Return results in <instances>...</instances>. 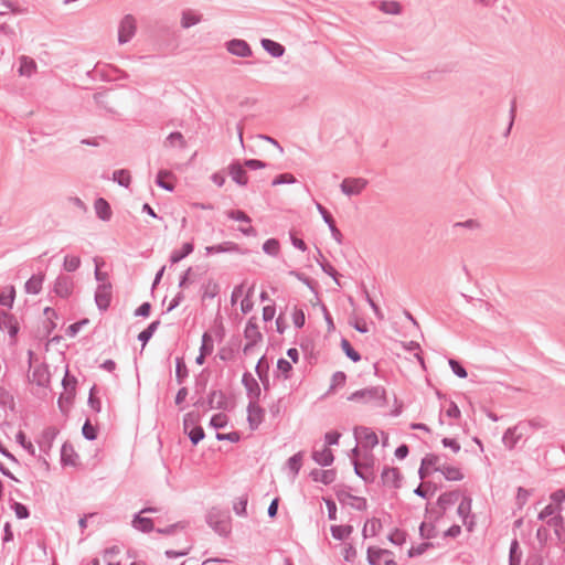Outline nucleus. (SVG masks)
Segmentation results:
<instances>
[{
	"label": "nucleus",
	"mask_w": 565,
	"mask_h": 565,
	"mask_svg": "<svg viewBox=\"0 0 565 565\" xmlns=\"http://www.w3.org/2000/svg\"><path fill=\"white\" fill-rule=\"evenodd\" d=\"M36 68L35 62L28 57V56H21L20 57V66H19V74L21 76H31L33 72Z\"/></svg>",
	"instance_id": "nucleus-37"
},
{
	"label": "nucleus",
	"mask_w": 565,
	"mask_h": 565,
	"mask_svg": "<svg viewBox=\"0 0 565 565\" xmlns=\"http://www.w3.org/2000/svg\"><path fill=\"white\" fill-rule=\"evenodd\" d=\"M335 495L341 504H349L354 510L364 511L367 508V502L365 498L353 495L343 489L337 490Z\"/></svg>",
	"instance_id": "nucleus-7"
},
{
	"label": "nucleus",
	"mask_w": 565,
	"mask_h": 565,
	"mask_svg": "<svg viewBox=\"0 0 565 565\" xmlns=\"http://www.w3.org/2000/svg\"><path fill=\"white\" fill-rule=\"evenodd\" d=\"M550 499H551V502L555 507H561V504L565 502V490L564 489H558V490L554 491L550 495Z\"/></svg>",
	"instance_id": "nucleus-64"
},
{
	"label": "nucleus",
	"mask_w": 565,
	"mask_h": 565,
	"mask_svg": "<svg viewBox=\"0 0 565 565\" xmlns=\"http://www.w3.org/2000/svg\"><path fill=\"white\" fill-rule=\"evenodd\" d=\"M136 20L131 14L122 18L118 29V42L125 44L129 42L136 33Z\"/></svg>",
	"instance_id": "nucleus-6"
},
{
	"label": "nucleus",
	"mask_w": 565,
	"mask_h": 565,
	"mask_svg": "<svg viewBox=\"0 0 565 565\" xmlns=\"http://www.w3.org/2000/svg\"><path fill=\"white\" fill-rule=\"evenodd\" d=\"M220 292V286L214 280H209L206 284L203 285V295L202 299H213L215 298Z\"/></svg>",
	"instance_id": "nucleus-45"
},
{
	"label": "nucleus",
	"mask_w": 565,
	"mask_h": 565,
	"mask_svg": "<svg viewBox=\"0 0 565 565\" xmlns=\"http://www.w3.org/2000/svg\"><path fill=\"white\" fill-rule=\"evenodd\" d=\"M74 281L70 276L60 275L55 279L53 291L61 298H68L73 291Z\"/></svg>",
	"instance_id": "nucleus-12"
},
{
	"label": "nucleus",
	"mask_w": 565,
	"mask_h": 565,
	"mask_svg": "<svg viewBox=\"0 0 565 565\" xmlns=\"http://www.w3.org/2000/svg\"><path fill=\"white\" fill-rule=\"evenodd\" d=\"M193 249H194L193 243H190V242L184 243L180 250H173L171 253L170 263L177 264V263L181 262L183 258L189 256L193 252Z\"/></svg>",
	"instance_id": "nucleus-35"
},
{
	"label": "nucleus",
	"mask_w": 565,
	"mask_h": 565,
	"mask_svg": "<svg viewBox=\"0 0 565 565\" xmlns=\"http://www.w3.org/2000/svg\"><path fill=\"white\" fill-rule=\"evenodd\" d=\"M367 183V180L363 178H345L340 184V189L348 196L358 195L366 188Z\"/></svg>",
	"instance_id": "nucleus-8"
},
{
	"label": "nucleus",
	"mask_w": 565,
	"mask_h": 565,
	"mask_svg": "<svg viewBox=\"0 0 565 565\" xmlns=\"http://www.w3.org/2000/svg\"><path fill=\"white\" fill-rule=\"evenodd\" d=\"M547 525L554 529V534L558 541H565V520L561 513L550 518Z\"/></svg>",
	"instance_id": "nucleus-20"
},
{
	"label": "nucleus",
	"mask_w": 565,
	"mask_h": 565,
	"mask_svg": "<svg viewBox=\"0 0 565 565\" xmlns=\"http://www.w3.org/2000/svg\"><path fill=\"white\" fill-rule=\"evenodd\" d=\"M185 434L193 445H198L205 436L204 429L200 425L191 427Z\"/></svg>",
	"instance_id": "nucleus-51"
},
{
	"label": "nucleus",
	"mask_w": 565,
	"mask_h": 565,
	"mask_svg": "<svg viewBox=\"0 0 565 565\" xmlns=\"http://www.w3.org/2000/svg\"><path fill=\"white\" fill-rule=\"evenodd\" d=\"M226 216L231 220L250 223L252 218L242 210H231L226 212Z\"/></svg>",
	"instance_id": "nucleus-59"
},
{
	"label": "nucleus",
	"mask_w": 565,
	"mask_h": 565,
	"mask_svg": "<svg viewBox=\"0 0 565 565\" xmlns=\"http://www.w3.org/2000/svg\"><path fill=\"white\" fill-rule=\"evenodd\" d=\"M228 173L236 184L246 185L248 183L247 173L239 161H233L228 166Z\"/></svg>",
	"instance_id": "nucleus-18"
},
{
	"label": "nucleus",
	"mask_w": 565,
	"mask_h": 565,
	"mask_svg": "<svg viewBox=\"0 0 565 565\" xmlns=\"http://www.w3.org/2000/svg\"><path fill=\"white\" fill-rule=\"evenodd\" d=\"M188 522L186 521H179V522H175L173 524H170L166 527H157L156 531L159 533V534H163V535H172L174 534L178 530H184L186 526H188Z\"/></svg>",
	"instance_id": "nucleus-48"
},
{
	"label": "nucleus",
	"mask_w": 565,
	"mask_h": 565,
	"mask_svg": "<svg viewBox=\"0 0 565 565\" xmlns=\"http://www.w3.org/2000/svg\"><path fill=\"white\" fill-rule=\"evenodd\" d=\"M189 375L188 366L183 358L175 359V380L178 384H182Z\"/></svg>",
	"instance_id": "nucleus-41"
},
{
	"label": "nucleus",
	"mask_w": 565,
	"mask_h": 565,
	"mask_svg": "<svg viewBox=\"0 0 565 565\" xmlns=\"http://www.w3.org/2000/svg\"><path fill=\"white\" fill-rule=\"evenodd\" d=\"M247 502H248V495L243 494L236 499L233 505L234 512L239 516H246L247 515Z\"/></svg>",
	"instance_id": "nucleus-49"
},
{
	"label": "nucleus",
	"mask_w": 565,
	"mask_h": 565,
	"mask_svg": "<svg viewBox=\"0 0 565 565\" xmlns=\"http://www.w3.org/2000/svg\"><path fill=\"white\" fill-rule=\"evenodd\" d=\"M30 379L38 386L47 387L50 384V379H51V374H50L47 364L41 363V364L36 365L33 369V371L30 375Z\"/></svg>",
	"instance_id": "nucleus-13"
},
{
	"label": "nucleus",
	"mask_w": 565,
	"mask_h": 565,
	"mask_svg": "<svg viewBox=\"0 0 565 565\" xmlns=\"http://www.w3.org/2000/svg\"><path fill=\"white\" fill-rule=\"evenodd\" d=\"M335 470L329 469V470H320V469H313L310 472V477L316 482H321L323 484H330L335 480Z\"/></svg>",
	"instance_id": "nucleus-22"
},
{
	"label": "nucleus",
	"mask_w": 565,
	"mask_h": 565,
	"mask_svg": "<svg viewBox=\"0 0 565 565\" xmlns=\"http://www.w3.org/2000/svg\"><path fill=\"white\" fill-rule=\"evenodd\" d=\"M81 266V258L77 256H65L63 267L66 271L73 273Z\"/></svg>",
	"instance_id": "nucleus-56"
},
{
	"label": "nucleus",
	"mask_w": 565,
	"mask_h": 565,
	"mask_svg": "<svg viewBox=\"0 0 565 565\" xmlns=\"http://www.w3.org/2000/svg\"><path fill=\"white\" fill-rule=\"evenodd\" d=\"M301 461H302V452L301 451L291 456L287 461L288 468L294 472L295 476L299 473V470L301 468Z\"/></svg>",
	"instance_id": "nucleus-54"
},
{
	"label": "nucleus",
	"mask_w": 565,
	"mask_h": 565,
	"mask_svg": "<svg viewBox=\"0 0 565 565\" xmlns=\"http://www.w3.org/2000/svg\"><path fill=\"white\" fill-rule=\"evenodd\" d=\"M279 242L276 238H269L263 244V250L269 256H277L279 253Z\"/></svg>",
	"instance_id": "nucleus-53"
},
{
	"label": "nucleus",
	"mask_w": 565,
	"mask_h": 565,
	"mask_svg": "<svg viewBox=\"0 0 565 565\" xmlns=\"http://www.w3.org/2000/svg\"><path fill=\"white\" fill-rule=\"evenodd\" d=\"M188 146L184 136L179 131H173L168 135L163 141L164 148H180L185 149Z\"/></svg>",
	"instance_id": "nucleus-25"
},
{
	"label": "nucleus",
	"mask_w": 565,
	"mask_h": 565,
	"mask_svg": "<svg viewBox=\"0 0 565 565\" xmlns=\"http://www.w3.org/2000/svg\"><path fill=\"white\" fill-rule=\"evenodd\" d=\"M143 513H141L140 511L138 513H136L132 518V521H131V526L137 530V531H140L142 533H150L152 532L154 529V519L153 518H148V516H143L142 515Z\"/></svg>",
	"instance_id": "nucleus-16"
},
{
	"label": "nucleus",
	"mask_w": 565,
	"mask_h": 565,
	"mask_svg": "<svg viewBox=\"0 0 565 565\" xmlns=\"http://www.w3.org/2000/svg\"><path fill=\"white\" fill-rule=\"evenodd\" d=\"M459 499L458 491H449L439 495L437 504L441 510H447L450 505L455 504Z\"/></svg>",
	"instance_id": "nucleus-32"
},
{
	"label": "nucleus",
	"mask_w": 565,
	"mask_h": 565,
	"mask_svg": "<svg viewBox=\"0 0 565 565\" xmlns=\"http://www.w3.org/2000/svg\"><path fill=\"white\" fill-rule=\"evenodd\" d=\"M449 366L451 367V371L460 379H466L468 373L466 369L462 366L460 362L457 360L450 359L449 360Z\"/></svg>",
	"instance_id": "nucleus-63"
},
{
	"label": "nucleus",
	"mask_w": 565,
	"mask_h": 565,
	"mask_svg": "<svg viewBox=\"0 0 565 565\" xmlns=\"http://www.w3.org/2000/svg\"><path fill=\"white\" fill-rule=\"evenodd\" d=\"M231 404L222 390H212L206 397V409L230 411Z\"/></svg>",
	"instance_id": "nucleus-4"
},
{
	"label": "nucleus",
	"mask_w": 565,
	"mask_h": 565,
	"mask_svg": "<svg viewBox=\"0 0 565 565\" xmlns=\"http://www.w3.org/2000/svg\"><path fill=\"white\" fill-rule=\"evenodd\" d=\"M94 207L96 211L97 216L102 221H109L111 217V209L109 203L104 198H98L95 203Z\"/></svg>",
	"instance_id": "nucleus-29"
},
{
	"label": "nucleus",
	"mask_w": 565,
	"mask_h": 565,
	"mask_svg": "<svg viewBox=\"0 0 565 565\" xmlns=\"http://www.w3.org/2000/svg\"><path fill=\"white\" fill-rule=\"evenodd\" d=\"M160 326V320L152 321L145 330H142L138 334V340L142 343V348L148 343V341L152 338L153 333Z\"/></svg>",
	"instance_id": "nucleus-39"
},
{
	"label": "nucleus",
	"mask_w": 565,
	"mask_h": 565,
	"mask_svg": "<svg viewBox=\"0 0 565 565\" xmlns=\"http://www.w3.org/2000/svg\"><path fill=\"white\" fill-rule=\"evenodd\" d=\"M244 337L247 341H252L258 343L263 339V334L260 333L258 326L256 323V318L252 317L248 319L245 330Z\"/></svg>",
	"instance_id": "nucleus-21"
},
{
	"label": "nucleus",
	"mask_w": 565,
	"mask_h": 565,
	"mask_svg": "<svg viewBox=\"0 0 565 565\" xmlns=\"http://www.w3.org/2000/svg\"><path fill=\"white\" fill-rule=\"evenodd\" d=\"M407 534L406 532L395 529L390 535L388 541L395 545H403L406 542Z\"/></svg>",
	"instance_id": "nucleus-57"
},
{
	"label": "nucleus",
	"mask_w": 565,
	"mask_h": 565,
	"mask_svg": "<svg viewBox=\"0 0 565 565\" xmlns=\"http://www.w3.org/2000/svg\"><path fill=\"white\" fill-rule=\"evenodd\" d=\"M17 443H19L30 455H35V448L31 441H26L25 434L19 430L15 436Z\"/></svg>",
	"instance_id": "nucleus-61"
},
{
	"label": "nucleus",
	"mask_w": 565,
	"mask_h": 565,
	"mask_svg": "<svg viewBox=\"0 0 565 565\" xmlns=\"http://www.w3.org/2000/svg\"><path fill=\"white\" fill-rule=\"evenodd\" d=\"M213 351V339L210 333L204 332L202 335V344L200 352L211 354Z\"/></svg>",
	"instance_id": "nucleus-62"
},
{
	"label": "nucleus",
	"mask_w": 565,
	"mask_h": 565,
	"mask_svg": "<svg viewBox=\"0 0 565 565\" xmlns=\"http://www.w3.org/2000/svg\"><path fill=\"white\" fill-rule=\"evenodd\" d=\"M522 553L518 540H513L510 545L509 562L510 565H520Z\"/></svg>",
	"instance_id": "nucleus-47"
},
{
	"label": "nucleus",
	"mask_w": 565,
	"mask_h": 565,
	"mask_svg": "<svg viewBox=\"0 0 565 565\" xmlns=\"http://www.w3.org/2000/svg\"><path fill=\"white\" fill-rule=\"evenodd\" d=\"M263 49L273 57H281L285 54V46L270 39L262 40Z\"/></svg>",
	"instance_id": "nucleus-26"
},
{
	"label": "nucleus",
	"mask_w": 565,
	"mask_h": 565,
	"mask_svg": "<svg viewBox=\"0 0 565 565\" xmlns=\"http://www.w3.org/2000/svg\"><path fill=\"white\" fill-rule=\"evenodd\" d=\"M345 382H347V375L344 372H342V371L334 372L331 376V384L328 390V393H331L332 391H334L338 387L344 386Z\"/></svg>",
	"instance_id": "nucleus-50"
},
{
	"label": "nucleus",
	"mask_w": 565,
	"mask_h": 565,
	"mask_svg": "<svg viewBox=\"0 0 565 565\" xmlns=\"http://www.w3.org/2000/svg\"><path fill=\"white\" fill-rule=\"evenodd\" d=\"M435 471L441 472L448 481H460L463 479V473L457 467L443 465V467H435Z\"/></svg>",
	"instance_id": "nucleus-28"
},
{
	"label": "nucleus",
	"mask_w": 565,
	"mask_h": 565,
	"mask_svg": "<svg viewBox=\"0 0 565 565\" xmlns=\"http://www.w3.org/2000/svg\"><path fill=\"white\" fill-rule=\"evenodd\" d=\"M57 434H58V430L53 426H50L43 430L41 438L39 440V447H40L41 451H43L44 454H49Z\"/></svg>",
	"instance_id": "nucleus-19"
},
{
	"label": "nucleus",
	"mask_w": 565,
	"mask_h": 565,
	"mask_svg": "<svg viewBox=\"0 0 565 565\" xmlns=\"http://www.w3.org/2000/svg\"><path fill=\"white\" fill-rule=\"evenodd\" d=\"M381 10L388 14H399L401 13V4L396 1H384L381 4Z\"/></svg>",
	"instance_id": "nucleus-60"
},
{
	"label": "nucleus",
	"mask_w": 565,
	"mask_h": 565,
	"mask_svg": "<svg viewBox=\"0 0 565 565\" xmlns=\"http://www.w3.org/2000/svg\"><path fill=\"white\" fill-rule=\"evenodd\" d=\"M247 413H248L247 422L249 424V428L252 430L257 429L264 419V414H265L264 408L260 407L259 405H257L256 402L249 401L248 406H247Z\"/></svg>",
	"instance_id": "nucleus-11"
},
{
	"label": "nucleus",
	"mask_w": 565,
	"mask_h": 565,
	"mask_svg": "<svg viewBox=\"0 0 565 565\" xmlns=\"http://www.w3.org/2000/svg\"><path fill=\"white\" fill-rule=\"evenodd\" d=\"M226 50L232 55L238 57H249L253 54V51L249 44L245 40L233 39L226 42Z\"/></svg>",
	"instance_id": "nucleus-10"
},
{
	"label": "nucleus",
	"mask_w": 565,
	"mask_h": 565,
	"mask_svg": "<svg viewBox=\"0 0 565 565\" xmlns=\"http://www.w3.org/2000/svg\"><path fill=\"white\" fill-rule=\"evenodd\" d=\"M341 349L344 352V354L354 363L361 361V354L353 349L351 343L345 339H341Z\"/></svg>",
	"instance_id": "nucleus-43"
},
{
	"label": "nucleus",
	"mask_w": 565,
	"mask_h": 565,
	"mask_svg": "<svg viewBox=\"0 0 565 565\" xmlns=\"http://www.w3.org/2000/svg\"><path fill=\"white\" fill-rule=\"evenodd\" d=\"M62 385L65 393L61 394L57 401L61 411H63V399H66L67 404H71L75 397L76 392L77 380L75 376L70 375L68 367H66L65 375L62 380Z\"/></svg>",
	"instance_id": "nucleus-5"
},
{
	"label": "nucleus",
	"mask_w": 565,
	"mask_h": 565,
	"mask_svg": "<svg viewBox=\"0 0 565 565\" xmlns=\"http://www.w3.org/2000/svg\"><path fill=\"white\" fill-rule=\"evenodd\" d=\"M348 401L382 407L386 403V392L382 386H371L353 392Z\"/></svg>",
	"instance_id": "nucleus-1"
},
{
	"label": "nucleus",
	"mask_w": 565,
	"mask_h": 565,
	"mask_svg": "<svg viewBox=\"0 0 565 565\" xmlns=\"http://www.w3.org/2000/svg\"><path fill=\"white\" fill-rule=\"evenodd\" d=\"M360 438L362 439L363 448H374L379 444L377 435L367 427L361 428Z\"/></svg>",
	"instance_id": "nucleus-30"
},
{
	"label": "nucleus",
	"mask_w": 565,
	"mask_h": 565,
	"mask_svg": "<svg viewBox=\"0 0 565 565\" xmlns=\"http://www.w3.org/2000/svg\"><path fill=\"white\" fill-rule=\"evenodd\" d=\"M312 459L322 467L331 466L334 456L328 447H324L322 450H316L312 452Z\"/></svg>",
	"instance_id": "nucleus-27"
},
{
	"label": "nucleus",
	"mask_w": 565,
	"mask_h": 565,
	"mask_svg": "<svg viewBox=\"0 0 565 565\" xmlns=\"http://www.w3.org/2000/svg\"><path fill=\"white\" fill-rule=\"evenodd\" d=\"M113 180L124 188H128L131 181L130 172L126 169L115 170Z\"/></svg>",
	"instance_id": "nucleus-44"
},
{
	"label": "nucleus",
	"mask_w": 565,
	"mask_h": 565,
	"mask_svg": "<svg viewBox=\"0 0 565 565\" xmlns=\"http://www.w3.org/2000/svg\"><path fill=\"white\" fill-rule=\"evenodd\" d=\"M471 498L463 497L457 509L458 515L462 519L463 524L468 526L469 531H471L473 525V521L468 522V518L471 512Z\"/></svg>",
	"instance_id": "nucleus-24"
},
{
	"label": "nucleus",
	"mask_w": 565,
	"mask_h": 565,
	"mask_svg": "<svg viewBox=\"0 0 565 565\" xmlns=\"http://www.w3.org/2000/svg\"><path fill=\"white\" fill-rule=\"evenodd\" d=\"M200 419V415L194 412L186 413L183 416V430L188 431L191 427L198 426V422Z\"/></svg>",
	"instance_id": "nucleus-55"
},
{
	"label": "nucleus",
	"mask_w": 565,
	"mask_h": 565,
	"mask_svg": "<svg viewBox=\"0 0 565 565\" xmlns=\"http://www.w3.org/2000/svg\"><path fill=\"white\" fill-rule=\"evenodd\" d=\"M82 434L87 440H95L97 438V429L92 425L89 419H86L84 423Z\"/></svg>",
	"instance_id": "nucleus-58"
},
{
	"label": "nucleus",
	"mask_w": 565,
	"mask_h": 565,
	"mask_svg": "<svg viewBox=\"0 0 565 565\" xmlns=\"http://www.w3.org/2000/svg\"><path fill=\"white\" fill-rule=\"evenodd\" d=\"M201 21V15L194 14L192 11L186 10L182 12L181 25L183 29H189Z\"/></svg>",
	"instance_id": "nucleus-46"
},
{
	"label": "nucleus",
	"mask_w": 565,
	"mask_h": 565,
	"mask_svg": "<svg viewBox=\"0 0 565 565\" xmlns=\"http://www.w3.org/2000/svg\"><path fill=\"white\" fill-rule=\"evenodd\" d=\"M0 329L2 331H7L10 337V343L15 344L20 326L18 319L13 315L4 310L0 311Z\"/></svg>",
	"instance_id": "nucleus-3"
},
{
	"label": "nucleus",
	"mask_w": 565,
	"mask_h": 565,
	"mask_svg": "<svg viewBox=\"0 0 565 565\" xmlns=\"http://www.w3.org/2000/svg\"><path fill=\"white\" fill-rule=\"evenodd\" d=\"M111 301V284L103 282L98 285L95 291V302L99 310L106 311Z\"/></svg>",
	"instance_id": "nucleus-9"
},
{
	"label": "nucleus",
	"mask_w": 565,
	"mask_h": 565,
	"mask_svg": "<svg viewBox=\"0 0 565 565\" xmlns=\"http://www.w3.org/2000/svg\"><path fill=\"white\" fill-rule=\"evenodd\" d=\"M331 535L333 539L335 540H339V541H342L344 539H347L348 536H350L353 532V526L352 525H332L331 529Z\"/></svg>",
	"instance_id": "nucleus-38"
},
{
	"label": "nucleus",
	"mask_w": 565,
	"mask_h": 565,
	"mask_svg": "<svg viewBox=\"0 0 565 565\" xmlns=\"http://www.w3.org/2000/svg\"><path fill=\"white\" fill-rule=\"evenodd\" d=\"M317 210L319 211V213L321 214L323 221L326 222V224L328 225L330 232H331V235L333 237V239L338 243V244H342V241H343V235L342 233L340 232V230L335 225V222L332 217V215L328 212V210L322 206L320 203H317Z\"/></svg>",
	"instance_id": "nucleus-14"
},
{
	"label": "nucleus",
	"mask_w": 565,
	"mask_h": 565,
	"mask_svg": "<svg viewBox=\"0 0 565 565\" xmlns=\"http://www.w3.org/2000/svg\"><path fill=\"white\" fill-rule=\"evenodd\" d=\"M44 281V275H32L25 282V291L28 294L38 295L42 289V284Z\"/></svg>",
	"instance_id": "nucleus-31"
},
{
	"label": "nucleus",
	"mask_w": 565,
	"mask_h": 565,
	"mask_svg": "<svg viewBox=\"0 0 565 565\" xmlns=\"http://www.w3.org/2000/svg\"><path fill=\"white\" fill-rule=\"evenodd\" d=\"M516 430L518 427L508 428L503 435L502 441L509 449H513L521 437V435H516Z\"/></svg>",
	"instance_id": "nucleus-42"
},
{
	"label": "nucleus",
	"mask_w": 565,
	"mask_h": 565,
	"mask_svg": "<svg viewBox=\"0 0 565 565\" xmlns=\"http://www.w3.org/2000/svg\"><path fill=\"white\" fill-rule=\"evenodd\" d=\"M15 298V289L13 286L6 287L0 294V305L12 308Z\"/></svg>",
	"instance_id": "nucleus-40"
},
{
	"label": "nucleus",
	"mask_w": 565,
	"mask_h": 565,
	"mask_svg": "<svg viewBox=\"0 0 565 565\" xmlns=\"http://www.w3.org/2000/svg\"><path fill=\"white\" fill-rule=\"evenodd\" d=\"M367 562L370 565H380V559L382 556H390L392 552L384 548H375L370 546L366 551Z\"/></svg>",
	"instance_id": "nucleus-33"
},
{
	"label": "nucleus",
	"mask_w": 565,
	"mask_h": 565,
	"mask_svg": "<svg viewBox=\"0 0 565 565\" xmlns=\"http://www.w3.org/2000/svg\"><path fill=\"white\" fill-rule=\"evenodd\" d=\"M402 475L397 468L384 467L381 479L384 486H390L394 489H398L402 486Z\"/></svg>",
	"instance_id": "nucleus-15"
},
{
	"label": "nucleus",
	"mask_w": 565,
	"mask_h": 565,
	"mask_svg": "<svg viewBox=\"0 0 565 565\" xmlns=\"http://www.w3.org/2000/svg\"><path fill=\"white\" fill-rule=\"evenodd\" d=\"M382 529L381 520L377 518H372L367 520L363 526L362 535L363 537L375 536L380 530Z\"/></svg>",
	"instance_id": "nucleus-34"
},
{
	"label": "nucleus",
	"mask_w": 565,
	"mask_h": 565,
	"mask_svg": "<svg viewBox=\"0 0 565 565\" xmlns=\"http://www.w3.org/2000/svg\"><path fill=\"white\" fill-rule=\"evenodd\" d=\"M562 512V507H555L552 502L547 504L537 515L541 521L548 520L550 518Z\"/></svg>",
	"instance_id": "nucleus-52"
},
{
	"label": "nucleus",
	"mask_w": 565,
	"mask_h": 565,
	"mask_svg": "<svg viewBox=\"0 0 565 565\" xmlns=\"http://www.w3.org/2000/svg\"><path fill=\"white\" fill-rule=\"evenodd\" d=\"M239 246L234 242H224L222 244L205 247L207 255L220 253H239Z\"/></svg>",
	"instance_id": "nucleus-23"
},
{
	"label": "nucleus",
	"mask_w": 565,
	"mask_h": 565,
	"mask_svg": "<svg viewBox=\"0 0 565 565\" xmlns=\"http://www.w3.org/2000/svg\"><path fill=\"white\" fill-rule=\"evenodd\" d=\"M77 457V455L75 454L72 445L65 443L63 444L62 448H61V461L64 466H68V465H75V458Z\"/></svg>",
	"instance_id": "nucleus-36"
},
{
	"label": "nucleus",
	"mask_w": 565,
	"mask_h": 565,
	"mask_svg": "<svg viewBox=\"0 0 565 565\" xmlns=\"http://www.w3.org/2000/svg\"><path fill=\"white\" fill-rule=\"evenodd\" d=\"M242 384L245 386L249 401L257 402L260 396V387L250 373L243 374Z\"/></svg>",
	"instance_id": "nucleus-17"
},
{
	"label": "nucleus",
	"mask_w": 565,
	"mask_h": 565,
	"mask_svg": "<svg viewBox=\"0 0 565 565\" xmlns=\"http://www.w3.org/2000/svg\"><path fill=\"white\" fill-rule=\"evenodd\" d=\"M206 523L221 536H227L231 532L228 516L217 509H211L206 514Z\"/></svg>",
	"instance_id": "nucleus-2"
}]
</instances>
